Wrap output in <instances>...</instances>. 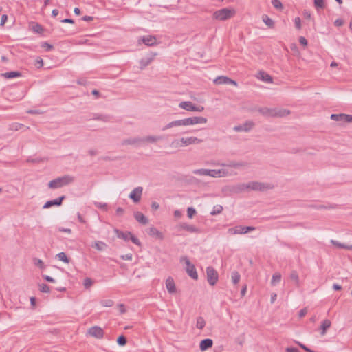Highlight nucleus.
I'll return each instance as SVG.
<instances>
[{
	"label": "nucleus",
	"instance_id": "1",
	"mask_svg": "<svg viewBox=\"0 0 352 352\" xmlns=\"http://www.w3.org/2000/svg\"><path fill=\"white\" fill-rule=\"evenodd\" d=\"M207 121V118L204 117H190L183 120H178L170 122L162 128V131H166L175 126L194 125L197 124H206Z\"/></svg>",
	"mask_w": 352,
	"mask_h": 352
},
{
	"label": "nucleus",
	"instance_id": "2",
	"mask_svg": "<svg viewBox=\"0 0 352 352\" xmlns=\"http://www.w3.org/2000/svg\"><path fill=\"white\" fill-rule=\"evenodd\" d=\"M260 113L265 117H285L290 113L287 109L263 107L258 109Z\"/></svg>",
	"mask_w": 352,
	"mask_h": 352
},
{
	"label": "nucleus",
	"instance_id": "3",
	"mask_svg": "<svg viewBox=\"0 0 352 352\" xmlns=\"http://www.w3.org/2000/svg\"><path fill=\"white\" fill-rule=\"evenodd\" d=\"M74 181V177L69 175H65L63 177H57L48 183V187L52 189L62 188Z\"/></svg>",
	"mask_w": 352,
	"mask_h": 352
},
{
	"label": "nucleus",
	"instance_id": "4",
	"mask_svg": "<svg viewBox=\"0 0 352 352\" xmlns=\"http://www.w3.org/2000/svg\"><path fill=\"white\" fill-rule=\"evenodd\" d=\"M235 14V10L228 8H224L215 11L213 18L219 21H226L232 18Z\"/></svg>",
	"mask_w": 352,
	"mask_h": 352
},
{
	"label": "nucleus",
	"instance_id": "5",
	"mask_svg": "<svg viewBox=\"0 0 352 352\" xmlns=\"http://www.w3.org/2000/svg\"><path fill=\"white\" fill-rule=\"evenodd\" d=\"M248 187L252 190L264 192L272 189L274 186L269 183L251 182L248 183Z\"/></svg>",
	"mask_w": 352,
	"mask_h": 352
},
{
	"label": "nucleus",
	"instance_id": "6",
	"mask_svg": "<svg viewBox=\"0 0 352 352\" xmlns=\"http://www.w3.org/2000/svg\"><path fill=\"white\" fill-rule=\"evenodd\" d=\"M180 261H184L186 265V271L189 276H190L194 280L198 279V274L195 267L193 264H192L187 256H182L180 258Z\"/></svg>",
	"mask_w": 352,
	"mask_h": 352
},
{
	"label": "nucleus",
	"instance_id": "7",
	"mask_svg": "<svg viewBox=\"0 0 352 352\" xmlns=\"http://www.w3.org/2000/svg\"><path fill=\"white\" fill-rule=\"evenodd\" d=\"M179 107L186 111L201 112L204 111L203 106H197L190 101H184L179 104Z\"/></svg>",
	"mask_w": 352,
	"mask_h": 352
},
{
	"label": "nucleus",
	"instance_id": "8",
	"mask_svg": "<svg viewBox=\"0 0 352 352\" xmlns=\"http://www.w3.org/2000/svg\"><path fill=\"white\" fill-rule=\"evenodd\" d=\"M206 276L208 283L214 286L218 281L219 275L216 270L212 267L209 266L206 267Z\"/></svg>",
	"mask_w": 352,
	"mask_h": 352
},
{
	"label": "nucleus",
	"instance_id": "9",
	"mask_svg": "<svg viewBox=\"0 0 352 352\" xmlns=\"http://www.w3.org/2000/svg\"><path fill=\"white\" fill-rule=\"evenodd\" d=\"M255 230L254 227L252 226H235L234 228H229L228 232L230 234H246L250 231H253Z\"/></svg>",
	"mask_w": 352,
	"mask_h": 352
},
{
	"label": "nucleus",
	"instance_id": "10",
	"mask_svg": "<svg viewBox=\"0 0 352 352\" xmlns=\"http://www.w3.org/2000/svg\"><path fill=\"white\" fill-rule=\"evenodd\" d=\"M177 230L178 231H181V230H185L188 232H190V233H195V234H200L201 233V229L198 228L197 227L193 226V225H191V224H188L187 223H179L177 227Z\"/></svg>",
	"mask_w": 352,
	"mask_h": 352
},
{
	"label": "nucleus",
	"instance_id": "11",
	"mask_svg": "<svg viewBox=\"0 0 352 352\" xmlns=\"http://www.w3.org/2000/svg\"><path fill=\"white\" fill-rule=\"evenodd\" d=\"M254 125L255 124L253 121L248 120L242 124L234 126L233 130L236 132H249L254 128Z\"/></svg>",
	"mask_w": 352,
	"mask_h": 352
},
{
	"label": "nucleus",
	"instance_id": "12",
	"mask_svg": "<svg viewBox=\"0 0 352 352\" xmlns=\"http://www.w3.org/2000/svg\"><path fill=\"white\" fill-rule=\"evenodd\" d=\"M331 119L334 121L350 123L352 122V116L344 113L331 114Z\"/></svg>",
	"mask_w": 352,
	"mask_h": 352
},
{
	"label": "nucleus",
	"instance_id": "13",
	"mask_svg": "<svg viewBox=\"0 0 352 352\" xmlns=\"http://www.w3.org/2000/svg\"><path fill=\"white\" fill-rule=\"evenodd\" d=\"M143 188L138 186L135 188L129 194V197L133 201L134 203H138L142 195Z\"/></svg>",
	"mask_w": 352,
	"mask_h": 352
},
{
	"label": "nucleus",
	"instance_id": "14",
	"mask_svg": "<svg viewBox=\"0 0 352 352\" xmlns=\"http://www.w3.org/2000/svg\"><path fill=\"white\" fill-rule=\"evenodd\" d=\"M155 56H157V53L150 52L145 57L142 58L140 60V69H143L148 66L153 60Z\"/></svg>",
	"mask_w": 352,
	"mask_h": 352
},
{
	"label": "nucleus",
	"instance_id": "15",
	"mask_svg": "<svg viewBox=\"0 0 352 352\" xmlns=\"http://www.w3.org/2000/svg\"><path fill=\"white\" fill-rule=\"evenodd\" d=\"M65 199V195H62L57 199L47 201L43 206V209L50 208L52 206H60L62 205L63 201Z\"/></svg>",
	"mask_w": 352,
	"mask_h": 352
},
{
	"label": "nucleus",
	"instance_id": "16",
	"mask_svg": "<svg viewBox=\"0 0 352 352\" xmlns=\"http://www.w3.org/2000/svg\"><path fill=\"white\" fill-rule=\"evenodd\" d=\"M180 140V142H182V147L187 146L190 144H197L202 142V140L196 137L182 138Z\"/></svg>",
	"mask_w": 352,
	"mask_h": 352
},
{
	"label": "nucleus",
	"instance_id": "17",
	"mask_svg": "<svg viewBox=\"0 0 352 352\" xmlns=\"http://www.w3.org/2000/svg\"><path fill=\"white\" fill-rule=\"evenodd\" d=\"M214 83L216 85L232 84L235 86L237 85V82L236 81L232 80L231 78H230L227 76H221L217 77L214 80Z\"/></svg>",
	"mask_w": 352,
	"mask_h": 352
},
{
	"label": "nucleus",
	"instance_id": "18",
	"mask_svg": "<svg viewBox=\"0 0 352 352\" xmlns=\"http://www.w3.org/2000/svg\"><path fill=\"white\" fill-rule=\"evenodd\" d=\"M156 38L154 36L148 35L142 36L139 41H142L145 45L148 46H153L156 44Z\"/></svg>",
	"mask_w": 352,
	"mask_h": 352
},
{
	"label": "nucleus",
	"instance_id": "19",
	"mask_svg": "<svg viewBox=\"0 0 352 352\" xmlns=\"http://www.w3.org/2000/svg\"><path fill=\"white\" fill-rule=\"evenodd\" d=\"M245 190H249L248 183V184H239L236 186H233L231 189V192L233 193H241Z\"/></svg>",
	"mask_w": 352,
	"mask_h": 352
},
{
	"label": "nucleus",
	"instance_id": "20",
	"mask_svg": "<svg viewBox=\"0 0 352 352\" xmlns=\"http://www.w3.org/2000/svg\"><path fill=\"white\" fill-rule=\"evenodd\" d=\"M166 287L168 292L170 294H174L176 292V287L174 280L171 277H168L166 280Z\"/></svg>",
	"mask_w": 352,
	"mask_h": 352
},
{
	"label": "nucleus",
	"instance_id": "21",
	"mask_svg": "<svg viewBox=\"0 0 352 352\" xmlns=\"http://www.w3.org/2000/svg\"><path fill=\"white\" fill-rule=\"evenodd\" d=\"M135 220L142 225H146L148 223V219L140 212H135L134 213Z\"/></svg>",
	"mask_w": 352,
	"mask_h": 352
},
{
	"label": "nucleus",
	"instance_id": "22",
	"mask_svg": "<svg viewBox=\"0 0 352 352\" xmlns=\"http://www.w3.org/2000/svg\"><path fill=\"white\" fill-rule=\"evenodd\" d=\"M142 142V140L140 138H128L122 142V145H135Z\"/></svg>",
	"mask_w": 352,
	"mask_h": 352
},
{
	"label": "nucleus",
	"instance_id": "23",
	"mask_svg": "<svg viewBox=\"0 0 352 352\" xmlns=\"http://www.w3.org/2000/svg\"><path fill=\"white\" fill-rule=\"evenodd\" d=\"M114 232L116 234L118 238L122 239H123L125 241H129V239H130V235H131V232H124L120 231V230H119L118 229H115Z\"/></svg>",
	"mask_w": 352,
	"mask_h": 352
},
{
	"label": "nucleus",
	"instance_id": "24",
	"mask_svg": "<svg viewBox=\"0 0 352 352\" xmlns=\"http://www.w3.org/2000/svg\"><path fill=\"white\" fill-rule=\"evenodd\" d=\"M111 117L109 115H104V114H99V113H94L93 114L91 120H100L104 122H109Z\"/></svg>",
	"mask_w": 352,
	"mask_h": 352
},
{
	"label": "nucleus",
	"instance_id": "25",
	"mask_svg": "<svg viewBox=\"0 0 352 352\" xmlns=\"http://www.w3.org/2000/svg\"><path fill=\"white\" fill-rule=\"evenodd\" d=\"M1 76L4 77L5 78H18L21 77L22 76L21 73L17 71H12L9 72L2 73L1 74Z\"/></svg>",
	"mask_w": 352,
	"mask_h": 352
},
{
	"label": "nucleus",
	"instance_id": "26",
	"mask_svg": "<svg viewBox=\"0 0 352 352\" xmlns=\"http://www.w3.org/2000/svg\"><path fill=\"white\" fill-rule=\"evenodd\" d=\"M258 78L265 82H272V77L263 71L258 73Z\"/></svg>",
	"mask_w": 352,
	"mask_h": 352
},
{
	"label": "nucleus",
	"instance_id": "27",
	"mask_svg": "<svg viewBox=\"0 0 352 352\" xmlns=\"http://www.w3.org/2000/svg\"><path fill=\"white\" fill-rule=\"evenodd\" d=\"M212 340L211 339H205L200 342V349L201 351H205L212 346Z\"/></svg>",
	"mask_w": 352,
	"mask_h": 352
},
{
	"label": "nucleus",
	"instance_id": "28",
	"mask_svg": "<svg viewBox=\"0 0 352 352\" xmlns=\"http://www.w3.org/2000/svg\"><path fill=\"white\" fill-rule=\"evenodd\" d=\"M148 234L150 235V236H155L157 238L160 239H162L164 236L162 234V232H160L157 228H155V227H151L149 229H148Z\"/></svg>",
	"mask_w": 352,
	"mask_h": 352
},
{
	"label": "nucleus",
	"instance_id": "29",
	"mask_svg": "<svg viewBox=\"0 0 352 352\" xmlns=\"http://www.w3.org/2000/svg\"><path fill=\"white\" fill-rule=\"evenodd\" d=\"M142 142H147L150 143H155L159 140H162V136L148 135L142 138Z\"/></svg>",
	"mask_w": 352,
	"mask_h": 352
},
{
	"label": "nucleus",
	"instance_id": "30",
	"mask_svg": "<svg viewBox=\"0 0 352 352\" xmlns=\"http://www.w3.org/2000/svg\"><path fill=\"white\" fill-rule=\"evenodd\" d=\"M331 243L338 248H344L348 250H352V245H345L336 240H331Z\"/></svg>",
	"mask_w": 352,
	"mask_h": 352
},
{
	"label": "nucleus",
	"instance_id": "31",
	"mask_svg": "<svg viewBox=\"0 0 352 352\" xmlns=\"http://www.w3.org/2000/svg\"><path fill=\"white\" fill-rule=\"evenodd\" d=\"M262 20L263 21V23L267 25L268 26L269 28H273L274 26V21L270 18L266 14H263L262 16Z\"/></svg>",
	"mask_w": 352,
	"mask_h": 352
},
{
	"label": "nucleus",
	"instance_id": "32",
	"mask_svg": "<svg viewBox=\"0 0 352 352\" xmlns=\"http://www.w3.org/2000/svg\"><path fill=\"white\" fill-rule=\"evenodd\" d=\"M225 175V170H210L208 176L212 177H219Z\"/></svg>",
	"mask_w": 352,
	"mask_h": 352
},
{
	"label": "nucleus",
	"instance_id": "33",
	"mask_svg": "<svg viewBox=\"0 0 352 352\" xmlns=\"http://www.w3.org/2000/svg\"><path fill=\"white\" fill-rule=\"evenodd\" d=\"M87 336L100 339L103 338L104 333L103 331H88Z\"/></svg>",
	"mask_w": 352,
	"mask_h": 352
},
{
	"label": "nucleus",
	"instance_id": "34",
	"mask_svg": "<svg viewBox=\"0 0 352 352\" xmlns=\"http://www.w3.org/2000/svg\"><path fill=\"white\" fill-rule=\"evenodd\" d=\"M93 247L99 251H102L107 247V245L102 241H98L95 242Z\"/></svg>",
	"mask_w": 352,
	"mask_h": 352
},
{
	"label": "nucleus",
	"instance_id": "35",
	"mask_svg": "<svg viewBox=\"0 0 352 352\" xmlns=\"http://www.w3.org/2000/svg\"><path fill=\"white\" fill-rule=\"evenodd\" d=\"M192 173L195 175L208 176V175L210 174V169H205V168L195 169L192 171Z\"/></svg>",
	"mask_w": 352,
	"mask_h": 352
},
{
	"label": "nucleus",
	"instance_id": "36",
	"mask_svg": "<svg viewBox=\"0 0 352 352\" xmlns=\"http://www.w3.org/2000/svg\"><path fill=\"white\" fill-rule=\"evenodd\" d=\"M223 211V207L221 205H216L213 207L212 211L210 212V214L212 216L219 214L221 213Z\"/></svg>",
	"mask_w": 352,
	"mask_h": 352
},
{
	"label": "nucleus",
	"instance_id": "37",
	"mask_svg": "<svg viewBox=\"0 0 352 352\" xmlns=\"http://www.w3.org/2000/svg\"><path fill=\"white\" fill-rule=\"evenodd\" d=\"M56 257L58 258L60 261H62L63 262H64L65 263H69V258L67 257L66 254L63 252L57 254Z\"/></svg>",
	"mask_w": 352,
	"mask_h": 352
},
{
	"label": "nucleus",
	"instance_id": "38",
	"mask_svg": "<svg viewBox=\"0 0 352 352\" xmlns=\"http://www.w3.org/2000/svg\"><path fill=\"white\" fill-rule=\"evenodd\" d=\"M281 280V274L278 272L274 273L272 275V278L271 280V284L272 285H275L276 283H279Z\"/></svg>",
	"mask_w": 352,
	"mask_h": 352
},
{
	"label": "nucleus",
	"instance_id": "39",
	"mask_svg": "<svg viewBox=\"0 0 352 352\" xmlns=\"http://www.w3.org/2000/svg\"><path fill=\"white\" fill-rule=\"evenodd\" d=\"M231 278L232 283L236 285L239 282L241 276L237 271H234L232 272Z\"/></svg>",
	"mask_w": 352,
	"mask_h": 352
},
{
	"label": "nucleus",
	"instance_id": "40",
	"mask_svg": "<svg viewBox=\"0 0 352 352\" xmlns=\"http://www.w3.org/2000/svg\"><path fill=\"white\" fill-rule=\"evenodd\" d=\"M23 127H25L23 124L16 122L12 123L9 125V129L15 131H19Z\"/></svg>",
	"mask_w": 352,
	"mask_h": 352
},
{
	"label": "nucleus",
	"instance_id": "41",
	"mask_svg": "<svg viewBox=\"0 0 352 352\" xmlns=\"http://www.w3.org/2000/svg\"><path fill=\"white\" fill-rule=\"evenodd\" d=\"M290 278L294 280L297 286L299 285V277L298 272L296 270H293L290 274Z\"/></svg>",
	"mask_w": 352,
	"mask_h": 352
},
{
	"label": "nucleus",
	"instance_id": "42",
	"mask_svg": "<svg viewBox=\"0 0 352 352\" xmlns=\"http://www.w3.org/2000/svg\"><path fill=\"white\" fill-rule=\"evenodd\" d=\"M331 327V321L328 319L323 320L318 330H327Z\"/></svg>",
	"mask_w": 352,
	"mask_h": 352
},
{
	"label": "nucleus",
	"instance_id": "43",
	"mask_svg": "<svg viewBox=\"0 0 352 352\" xmlns=\"http://www.w3.org/2000/svg\"><path fill=\"white\" fill-rule=\"evenodd\" d=\"M205 326V320L202 317H198L197 319L196 327L197 329H201Z\"/></svg>",
	"mask_w": 352,
	"mask_h": 352
},
{
	"label": "nucleus",
	"instance_id": "44",
	"mask_svg": "<svg viewBox=\"0 0 352 352\" xmlns=\"http://www.w3.org/2000/svg\"><path fill=\"white\" fill-rule=\"evenodd\" d=\"M180 139H175L170 143V146L174 148H178L182 147V142Z\"/></svg>",
	"mask_w": 352,
	"mask_h": 352
},
{
	"label": "nucleus",
	"instance_id": "45",
	"mask_svg": "<svg viewBox=\"0 0 352 352\" xmlns=\"http://www.w3.org/2000/svg\"><path fill=\"white\" fill-rule=\"evenodd\" d=\"M272 6L277 10H283V6L279 0H272Z\"/></svg>",
	"mask_w": 352,
	"mask_h": 352
},
{
	"label": "nucleus",
	"instance_id": "46",
	"mask_svg": "<svg viewBox=\"0 0 352 352\" xmlns=\"http://www.w3.org/2000/svg\"><path fill=\"white\" fill-rule=\"evenodd\" d=\"M39 289L41 292L43 293H50V287L47 284L42 283L39 285Z\"/></svg>",
	"mask_w": 352,
	"mask_h": 352
},
{
	"label": "nucleus",
	"instance_id": "47",
	"mask_svg": "<svg viewBox=\"0 0 352 352\" xmlns=\"http://www.w3.org/2000/svg\"><path fill=\"white\" fill-rule=\"evenodd\" d=\"M93 284V280L90 278H85L83 281V285L85 288L88 289Z\"/></svg>",
	"mask_w": 352,
	"mask_h": 352
},
{
	"label": "nucleus",
	"instance_id": "48",
	"mask_svg": "<svg viewBox=\"0 0 352 352\" xmlns=\"http://www.w3.org/2000/svg\"><path fill=\"white\" fill-rule=\"evenodd\" d=\"M32 30L34 32L41 33L43 31V28L41 25L36 23L32 26Z\"/></svg>",
	"mask_w": 352,
	"mask_h": 352
},
{
	"label": "nucleus",
	"instance_id": "49",
	"mask_svg": "<svg viewBox=\"0 0 352 352\" xmlns=\"http://www.w3.org/2000/svg\"><path fill=\"white\" fill-rule=\"evenodd\" d=\"M95 206H96L98 208L102 209L104 211H107L108 209V206L105 203H100V202H94Z\"/></svg>",
	"mask_w": 352,
	"mask_h": 352
},
{
	"label": "nucleus",
	"instance_id": "50",
	"mask_svg": "<svg viewBox=\"0 0 352 352\" xmlns=\"http://www.w3.org/2000/svg\"><path fill=\"white\" fill-rule=\"evenodd\" d=\"M196 214V210L192 207H188L187 209V215L188 218L192 219Z\"/></svg>",
	"mask_w": 352,
	"mask_h": 352
},
{
	"label": "nucleus",
	"instance_id": "51",
	"mask_svg": "<svg viewBox=\"0 0 352 352\" xmlns=\"http://www.w3.org/2000/svg\"><path fill=\"white\" fill-rule=\"evenodd\" d=\"M41 47H42L43 48H44V49H45V51H47V52H49V51L52 50L54 48L53 45H51V44H50V43H47V42H43V43H42V44H41Z\"/></svg>",
	"mask_w": 352,
	"mask_h": 352
},
{
	"label": "nucleus",
	"instance_id": "52",
	"mask_svg": "<svg viewBox=\"0 0 352 352\" xmlns=\"http://www.w3.org/2000/svg\"><path fill=\"white\" fill-rule=\"evenodd\" d=\"M314 5L316 8H323L324 7V0H314Z\"/></svg>",
	"mask_w": 352,
	"mask_h": 352
},
{
	"label": "nucleus",
	"instance_id": "53",
	"mask_svg": "<svg viewBox=\"0 0 352 352\" xmlns=\"http://www.w3.org/2000/svg\"><path fill=\"white\" fill-rule=\"evenodd\" d=\"M135 245H138L139 246L141 245V243L140 241V240L135 237L132 233H131V235H130V239H129Z\"/></svg>",
	"mask_w": 352,
	"mask_h": 352
},
{
	"label": "nucleus",
	"instance_id": "54",
	"mask_svg": "<svg viewBox=\"0 0 352 352\" xmlns=\"http://www.w3.org/2000/svg\"><path fill=\"white\" fill-rule=\"evenodd\" d=\"M117 341L118 343L122 346L124 345L126 343V339L124 336H119Z\"/></svg>",
	"mask_w": 352,
	"mask_h": 352
},
{
	"label": "nucleus",
	"instance_id": "55",
	"mask_svg": "<svg viewBox=\"0 0 352 352\" xmlns=\"http://www.w3.org/2000/svg\"><path fill=\"white\" fill-rule=\"evenodd\" d=\"M34 264L39 267L40 268L43 269L45 267V265H44V263L42 261V260L39 259V258H35L34 259Z\"/></svg>",
	"mask_w": 352,
	"mask_h": 352
},
{
	"label": "nucleus",
	"instance_id": "56",
	"mask_svg": "<svg viewBox=\"0 0 352 352\" xmlns=\"http://www.w3.org/2000/svg\"><path fill=\"white\" fill-rule=\"evenodd\" d=\"M295 26L298 30L301 28V20L299 16H297L294 19Z\"/></svg>",
	"mask_w": 352,
	"mask_h": 352
},
{
	"label": "nucleus",
	"instance_id": "57",
	"mask_svg": "<svg viewBox=\"0 0 352 352\" xmlns=\"http://www.w3.org/2000/svg\"><path fill=\"white\" fill-rule=\"evenodd\" d=\"M307 311H308V310H307V307H305V308L300 309L298 312V317L300 318L304 317L307 314Z\"/></svg>",
	"mask_w": 352,
	"mask_h": 352
},
{
	"label": "nucleus",
	"instance_id": "58",
	"mask_svg": "<svg viewBox=\"0 0 352 352\" xmlns=\"http://www.w3.org/2000/svg\"><path fill=\"white\" fill-rule=\"evenodd\" d=\"M132 257H133V255L131 253H129V254L120 256V258L122 260H126V261H131L132 260Z\"/></svg>",
	"mask_w": 352,
	"mask_h": 352
},
{
	"label": "nucleus",
	"instance_id": "59",
	"mask_svg": "<svg viewBox=\"0 0 352 352\" xmlns=\"http://www.w3.org/2000/svg\"><path fill=\"white\" fill-rule=\"evenodd\" d=\"M299 43L303 46H307L308 44L307 40L304 36L299 38Z\"/></svg>",
	"mask_w": 352,
	"mask_h": 352
},
{
	"label": "nucleus",
	"instance_id": "60",
	"mask_svg": "<svg viewBox=\"0 0 352 352\" xmlns=\"http://www.w3.org/2000/svg\"><path fill=\"white\" fill-rule=\"evenodd\" d=\"M43 278L44 280H45L47 282H50V283H54L55 282V280L52 277H51V276H50L48 275H43Z\"/></svg>",
	"mask_w": 352,
	"mask_h": 352
},
{
	"label": "nucleus",
	"instance_id": "61",
	"mask_svg": "<svg viewBox=\"0 0 352 352\" xmlns=\"http://www.w3.org/2000/svg\"><path fill=\"white\" fill-rule=\"evenodd\" d=\"M113 302L111 300H107L102 302V305L105 307H111Z\"/></svg>",
	"mask_w": 352,
	"mask_h": 352
},
{
	"label": "nucleus",
	"instance_id": "62",
	"mask_svg": "<svg viewBox=\"0 0 352 352\" xmlns=\"http://www.w3.org/2000/svg\"><path fill=\"white\" fill-rule=\"evenodd\" d=\"M344 24V21L341 19H338L335 21L334 25L337 27L342 26Z\"/></svg>",
	"mask_w": 352,
	"mask_h": 352
},
{
	"label": "nucleus",
	"instance_id": "63",
	"mask_svg": "<svg viewBox=\"0 0 352 352\" xmlns=\"http://www.w3.org/2000/svg\"><path fill=\"white\" fill-rule=\"evenodd\" d=\"M159 208H160V204L157 202L153 201L151 203V208H152V210H157L159 209Z\"/></svg>",
	"mask_w": 352,
	"mask_h": 352
},
{
	"label": "nucleus",
	"instance_id": "64",
	"mask_svg": "<svg viewBox=\"0 0 352 352\" xmlns=\"http://www.w3.org/2000/svg\"><path fill=\"white\" fill-rule=\"evenodd\" d=\"M287 352H299L298 349L294 347H289L286 349Z\"/></svg>",
	"mask_w": 352,
	"mask_h": 352
}]
</instances>
